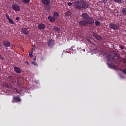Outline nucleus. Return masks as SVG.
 <instances>
[{
  "instance_id": "nucleus-24",
  "label": "nucleus",
  "mask_w": 126,
  "mask_h": 126,
  "mask_svg": "<svg viewBox=\"0 0 126 126\" xmlns=\"http://www.w3.org/2000/svg\"><path fill=\"white\" fill-rule=\"evenodd\" d=\"M114 1L117 3H122L123 0H114Z\"/></svg>"
},
{
  "instance_id": "nucleus-19",
  "label": "nucleus",
  "mask_w": 126,
  "mask_h": 126,
  "mask_svg": "<svg viewBox=\"0 0 126 126\" xmlns=\"http://www.w3.org/2000/svg\"><path fill=\"white\" fill-rule=\"evenodd\" d=\"M58 16H59V13L58 12H54L53 17L55 18H58Z\"/></svg>"
},
{
  "instance_id": "nucleus-3",
  "label": "nucleus",
  "mask_w": 126,
  "mask_h": 126,
  "mask_svg": "<svg viewBox=\"0 0 126 126\" xmlns=\"http://www.w3.org/2000/svg\"><path fill=\"white\" fill-rule=\"evenodd\" d=\"M107 65H108L109 68H111V53H109L108 55H106Z\"/></svg>"
},
{
  "instance_id": "nucleus-30",
  "label": "nucleus",
  "mask_w": 126,
  "mask_h": 126,
  "mask_svg": "<svg viewBox=\"0 0 126 126\" xmlns=\"http://www.w3.org/2000/svg\"><path fill=\"white\" fill-rule=\"evenodd\" d=\"M122 72H123L124 74H126V69H124V70H123Z\"/></svg>"
},
{
  "instance_id": "nucleus-32",
  "label": "nucleus",
  "mask_w": 126,
  "mask_h": 126,
  "mask_svg": "<svg viewBox=\"0 0 126 126\" xmlns=\"http://www.w3.org/2000/svg\"><path fill=\"white\" fill-rule=\"evenodd\" d=\"M0 59L2 60V61H3L4 58L2 56H1V55L0 56Z\"/></svg>"
},
{
  "instance_id": "nucleus-2",
  "label": "nucleus",
  "mask_w": 126,
  "mask_h": 126,
  "mask_svg": "<svg viewBox=\"0 0 126 126\" xmlns=\"http://www.w3.org/2000/svg\"><path fill=\"white\" fill-rule=\"evenodd\" d=\"M81 17L82 18L83 20L87 21V22H88V24H89L90 25H92V24L94 23V19L89 17V15L87 14V13H83L81 14Z\"/></svg>"
},
{
  "instance_id": "nucleus-21",
  "label": "nucleus",
  "mask_w": 126,
  "mask_h": 126,
  "mask_svg": "<svg viewBox=\"0 0 126 126\" xmlns=\"http://www.w3.org/2000/svg\"><path fill=\"white\" fill-rule=\"evenodd\" d=\"M95 24L96 25V26H100L101 25V22H100L99 21H95Z\"/></svg>"
},
{
  "instance_id": "nucleus-15",
  "label": "nucleus",
  "mask_w": 126,
  "mask_h": 126,
  "mask_svg": "<svg viewBox=\"0 0 126 126\" xmlns=\"http://www.w3.org/2000/svg\"><path fill=\"white\" fill-rule=\"evenodd\" d=\"M14 69L17 73H21V70H20V68H18V67H14Z\"/></svg>"
},
{
  "instance_id": "nucleus-38",
  "label": "nucleus",
  "mask_w": 126,
  "mask_h": 126,
  "mask_svg": "<svg viewBox=\"0 0 126 126\" xmlns=\"http://www.w3.org/2000/svg\"><path fill=\"white\" fill-rule=\"evenodd\" d=\"M115 57H116V55H115V56H111V59H113V58H115Z\"/></svg>"
},
{
  "instance_id": "nucleus-5",
  "label": "nucleus",
  "mask_w": 126,
  "mask_h": 126,
  "mask_svg": "<svg viewBox=\"0 0 126 126\" xmlns=\"http://www.w3.org/2000/svg\"><path fill=\"white\" fill-rule=\"evenodd\" d=\"M79 24L80 26H86V25H87V24H88V22H87V21L83 20L79 21Z\"/></svg>"
},
{
  "instance_id": "nucleus-7",
  "label": "nucleus",
  "mask_w": 126,
  "mask_h": 126,
  "mask_svg": "<svg viewBox=\"0 0 126 126\" xmlns=\"http://www.w3.org/2000/svg\"><path fill=\"white\" fill-rule=\"evenodd\" d=\"M93 37L94 38L96 39V40H98V41H102V40H103V38H102V37H101L100 36H99V35L96 33L93 34Z\"/></svg>"
},
{
  "instance_id": "nucleus-22",
  "label": "nucleus",
  "mask_w": 126,
  "mask_h": 126,
  "mask_svg": "<svg viewBox=\"0 0 126 126\" xmlns=\"http://www.w3.org/2000/svg\"><path fill=\"white\" fill-rule=\"evenodd\" d=\"M8 20L9 22L11 24H15V23H14V22L13 21V20H12L11 18L9 19Z\"/></svg>"
},
{
  "instance_id": "nucleus-1",
  "label": "nucleus",
  "mask_w": 126,
  "mask_h": 126,
  "mask_svg": "<svg viewBox=\"0 0 126 126\" xmlns=\"http://www.w3.org/2000/svg\"><path fill=\"white\" fill-rule=\"evenodd\" d=\"M74 6L76 9L82 10V9L88 8V4L83 0H79L74 2Z\"/></svg>"
},
{
  "instance_id": "nucleus-8",
  "label": "nucleus",
  "mask_w": 126,
  "mask_h": 126,
  "mask_svg": "<svg viewBox=\"0 0 126 126\" xmlns=\"http://www.w3.org/2000/svg\"><path fill=\"white\" fill-rule=\"evenodd\" d=\"M119 27H120V25H119V24H111V28L112 29H114V30H117V29H119Z\"/></svg>"
},
{
  "instance_id": "nucleus-18",
  "label": "nucleus",
  "mask_w": 126,
  "mask_h": 126,
  "mask_svg": "<svg viewBox=\"0 0 126 126\" xmlns=\"http://www.w3.org/2000/svg\"><path fill=\"white\" fill-rule=\"evenodd\" d=\"M21 2L25 4H28L30 2V0H21Z\"/></svg>"
},
{
  "instance_id": "nucleus-20",
  "label": "nucleus",
  "mask_w": 126,
  "mask_h": 126,
  "mask_svg": "<svg viewBox=\"0 0 126 126\" xmlns=\"http://www.w3.org/2000/svg\"><path fill=\"white\" fill-rule=\"evenodd\" d=\"M71 14V13H70V11H67L65 15V16H70Z\"/></svg>"
},
{
  "instance_id": "nucleus-26",
  "label": "nucleus",
  "mask_w": 126,
  "mask_h": 126,
  "mask_svg": "<svg viewBox=\"0 0 126 126\" xmlns=\"http://www.w3.org/2000/svg\"><path fill=\"white\" fill-rule=\"evenodd\" d=\"M30 58H33V52H31L29 53Z\"/></svg>"
},
{
  "instance_id": "nucleus-10",
  "label": "nucleus",
  "mask_w": 126,
  "mask_h": 126,
  "mask_svg": "<svg viewBox=\"0 0 126 126\" xmlns=\"http://www.w3.org/2000/svg\"><path fill=\"white\" fill-rule=\"evenodd\" d=\"M27 91V89L24 87H21L19 89V92L17 91V90H16L17 93H19V94H20L21 92H22V93H23V92H26Z\"/></svg>"
},
{
  "instance_id": "nucleus-34",
  "label": "nucleus",
  "mask_w": 126,
  "mask_h": 126,
  "mask_svg": "<svg viewBox=\"0 0 126 126\" xmlns=\"http://www.w3.org/2000/svg\"><path fill=\"white\" fill-rule=\"evenodd\" d=\"M41 60L42 61H44V60H45V57H41Z\"/></svg>"
},
{
  "instance_id": "nucleus-23",
  "label": "nucleus",
  "mask_w": 126,
  "mask_h": 126,
  "mask_svg": "<svg viewBox=\"0 0 126 126\" xmlns=\"http://www.w3.org/2000/svg\"><path fill=\"white\" fill-rule=\"evenodd\" d=\"M54 29L57 32L61 31V29L57 26H54Z\"/></svg>"
},
{
  "instance_id": "nucleus-12",
  "label": "nucleus",
  "mask_w": 126,
  "mask_h": 126,
  "mask_svg": "<svg viewBox=\"0 0 126 126\" xmlns=\"http://www.w3.org/2000/svg\"><path fill=\"white\" fill-rule=\"evenodd\" d=\"M47 18L50 22H55L56 21V18L54 16H49Z\"/></svg>"
},
{
  "instance_id": "nucleus-13",
  "label": "nucleus",
  "mask_w": 126,
  "mask_h": 126,
  "mask_svg": "<svg viewBox=\"0 0 126 126\" xmlns=\"http://www.w3.org/2000/svg\"><path fill=\"white\" fill-rule=\"evenodd\" d=\"M38 29L44 30V28H46V25L44 24L40 23L38 26Z\"/></svg>"
},
{
  "instance_id": "nucleus-25",
  "label": "nucleus",
  "mask_w": 126,
  "mask_h": 126,
  "mask_svg": "<svg viewBox=\"0 0 126 126\" xmlns=\"http://www.w3.org/2000/svg\"><path fill=\"white\" fill-rule=\"evenodd\" d=\"M8 79H10V81H13V76H8Z\"/></svg>"
},
{
  "instance_id": "nucleus-33",
  "label": "nucleus",
  "mask_w": 126,
  "mask_h": 126,
  "mask_svg": "<svg viewBox=\"0 0 126 126\" xmlns=\"http://www.w3.org/2000/svg\"><path fill=\"white\" fill-rule=\"evenodd\" d=\"M16 83L17 84V85H19V82L18 81V80L16 81Z\"/></svg>"
},
{
  "instance_id": "nucleus-6",
  "label": "nucleus",
  "mask_w": 126,
  "mask_h": 126,
  "mask_svg": "<svg viewBox=\"0 0 126 126\" xmlns=\"http://www.w3.org/2000/svg\"><path fill=\"white\" fill-rule=\"evenodd\" d=\"M47 45L48 46V47H50V48H53V47H54V45H55V41H54L53 40H49Z\"/></svg>"
},
{
  "instance_id": "nucleus-27",
  "label": "nucleus",
  "mask_w": 126,
  "mask_h": 126,
  "mask_svg": "<svg viewBox=\"0 0 126 126\" xmlns=\"http://www.w3.org/2000/svg\"><path fill=\"white\" fill-rule=\"evenodd\" d=\"M32 64H33V65H35V66H38V63H37L36 62H32Z\"/></svg>"
},
{
  "instance_id": "nucleus-35",
  "label": "nucleus",
  "mask_w": 126,
  "mask_h": 126,
  "mask_svg": "<svg viewBox=\"0 0 126 126\" xmlns=\"http://www.w3.org/2000/svg\"><path fill=\"white\" fill-rule=\"evenodd\" d=\"M19 17H17L16 18V20H19Z\"/></svg>"
},
{
  "instance_id": "nucleus-4",
  "label": "nucleus",
  "mask_w": 126,
  "mask_h": 126,
  "mask_svg": "<svg viewBox=\"0 0 126 126\" xmlns=\"http://www.w3.org/2000/svg\"><path fill=\"white\" fill-rule=\"evenodd\" d=\"M12 7L13 9L15 10V11H19L20 10H21L20 7H19V6H18V5L16 4H13Z\"/></svg>"
},
{
  "instance_id": "nucleus-40",
  "label": "nucleus",
  "mask_w": 126,
  "mask_h": 126,
  "mask_svg": "<svg viewBox=\"0 0 126 126\" xmlns=\"http://www.w3.org/2000/svg\"><path fill=\"white\" fill-rule=\"evenodd\" d=\"M109 27L111 28V24H109Z\"/></svg>"
},
{
  "instance_id": "nucleus-9",
  "label": "nucleus",
  "mask_w": 126,
  "mask_h": 126,
  "mask_svg": "<svg viewBox=\"0 0 126 126\" xmlns=\"http://www.w3.org/2000/svg\"><path fill=\"white\" fill-rule=\"evenodd\" d=\"M22 32L24 34V35H27L28 34H29V31L26 28H23L21 29Z\"/></svg>"
},
{
  "instance_id": "nucleus-14",
  "label": "nucleus",
  "mask_w": 126,
  "mask_h": 126,
  "mask_svg": "<svg viewBox=\"0 0 126 126\" xmlns=\"http://www.w3.org/2000/svg\"><path fill=\"white\" fill-rule=\"evenodd\" d=\"M3 45L5 47H9L10 46V42L8 40H5L3 42Z\"/></svg>"
},
{
  "instance_id": "nucleus-29",
  "label": "nucleus",
  "mask_w": 126,
  "mask_h": 126,
  "mask_svg": "<svg viewBox=\"0 0 126 126\" xmlns=\"http://www.w3.org/2000/svg\"><path fill=\"white\" fill-rule=\"evenodd\" d=\"M119 48H120V49H121V50H124V46L123 45H120L119 46Z\"/></svg>"
},
{
  "instance_id": "nucleus-28",
  "label": "nucleus",
  "mask_w": 126,
  "mask_h": 126,
  "mask_svg": "<svg viewBox=\"0 0 126 126\" xmlns=\"http://www.w3.org/2000/svg\"><path fill=\"white\" fill-rule=\"evenodd\" d=\"M6 18L8 20H9V19H10V18H9V15L8 14H6Z\"/></svg>"
},
{
  "instance_id": "nucleus-41",
  "label": "nucleus",
  "mask_w": 126,
  "mask_h": 126,
  "mask_svg": "<svg viewBox=\"0 0 126 126\" xmlns=\"http://www.w3.org/2000/svg\"><path fill=\"white\" fill-rule=\"evenodd\" d=\"M111 68H112V65L111 66Z\"/></svg>"
},
{
  "instance_id": "nucleus-16",
  "label": "nucleus",
  "mask_w": 126,
  "mask_h": 126,
  "mask_svg": "<svg viewBox=\"0 0 126 126\" xmlns=\"http://www.w3.org/2000/svg\"><path fill=\"white\" fill-rule=\"evenodd\" d=\"M13 100L16 101V102H21V99L18 96H14Z\"/></svg>"
},
{
  "instance_id": "nucleus-37",
  "label": "nucleus",
  "mask_w": 126,
  "mask_h": 126,
  "mask_svg": "<svg viewBox=\"0 0 126 126\" xmlns=\"http://www.w3.org/2000/svg\"><path fill=\"white\" fill-rule=\"evenodd\" d=\"M5 86L6 87H7L8 88V87H9L8 85L7 84H6L5 85Z\"/></svg>"
},
{
  "instance_id": "nucleus-31",
  "label": "nucleus",
  "mask_w": 126,
  "mask_h": 126,
  "mask_svg": "<svg viewBox=\"0 0 126 126\" xmlns=\"http://www.w3.org/2000/svg\"><path fill=\"white\" fill-rule=\"evenodd\" d=\"M68 5H69V6H71V5H72V3L71 2H68Z\"/></svg>"
},
{
  "instance_id": "nucleus-39",
  "label": "nucleus",
  "mask_w": 126,
  "mask_h": 126,
  "mask_svg": "<svg viewBox=\"0 0 126 126\" xmlns=\"http://www.w3.org/2000/svg\"><path fill=\"white\" fill-rule=\"evenodd\" d=\"M33 61H36V57H35V58H34L33 59Z\"/></svg>"
},
{
  "instance_id": "nucleus-11",
  "label": "nucleus",
  "mask_w": 126,
  "mask_h": 126,
  "mask_svg": "<svg viewBox=\"0 0 126 126\" xmlns=\"http://www.w3.org/2000/svg\"><path fill=\"white\" fill-rule=\"evenodd\" d=\"M41 2L44 5L47 6L50 5V3H51L50 0H42Z\"/></svg>"
},
{
  "instance_id": "nucleus-17",
  "label": "nucleus",
  "mask_w": 126,
  "mask_h": 126,
  "mask_svg": "<svg viewBox=\"0 0 126 126\" xmlns=\"http://www.w3.org/2000/svg\"><path fill=\"white\" fill-rule=\"evenodd\" d=\"M121 12L124 16H126V8H123L121 10Z\"/></svg>"
},
{
  "instance_id": "nucleus-36",
  "label": "nucleus",
  "mask_w": 126,
  "mask_h": 126,
  "mask_svg": "<svg viewBox=\"0 0 126 126\" xmlns=\"http://www.w3.org/2000/svg\"><path fill=\"white\" fill-rule=\"evenodd\" d=\"M26 63H27V64H28L29 65V63L28 61H26Z\"/></svg>"
}]
</instances>
